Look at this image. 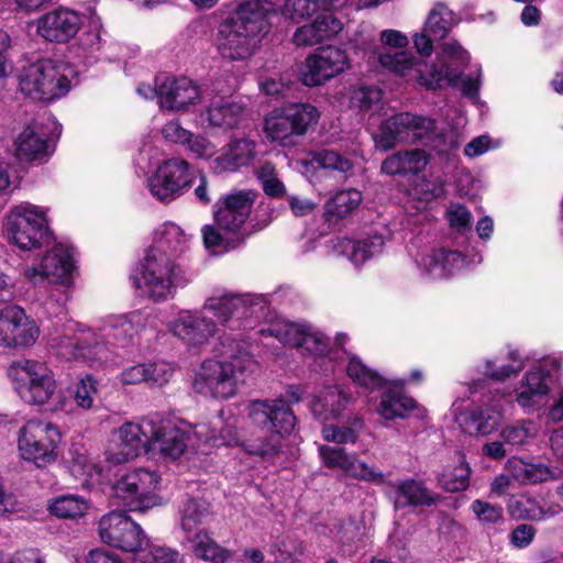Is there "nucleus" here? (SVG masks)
<instances>
[{
	"instance_id": "603ef678",
	"label": "nucleus",
	"mask_w": 563,
	"mask_h": 563,
	"mask_svg": "<svg viewBox=\"0 0 563 563\" xmlns=\"http://www.w3.org/2000/svg\"><path fill=\"white\" fill-rule=\"evenodd\" d=\"M525 360L519 352L508 354V361L494 360L485 363L484 374L496 380H504L516 375L525 368Z\"/></svg>"
},
{
	"instance_id": "c03bdc74",
	"label": "nucleus",
	"mask_w": 563,
	"mask_h": 563,
	"mask_svg": "<svg viewBox=\"0 0 563 563\" xmlns=\"http://www.w3.org/2000/svg\"><path fill=\"white\" fill-rule=\"evenodd\" d=\"M166 372L155 363L151 364H136L125 368L121 373V382L124 385H134L140 383H147L151 385H164L168 382Z\"/></svg>"
},
{
	"instance_id": "864d4df0",
	"label": "nucleus",
	"mask_w": 563,
	"mask_h": 563,
	"mask_svg": "<svg viewBox=\"0 0 563 563\" xmlns=\"http://www.w3.org/2000/svg\"><path fill=\"white\" fill-rule=\"evenodd\" d=\"M364 421L361 417L354 416L349 419L346 426H324L321 430L325 441L338 444L355 443L358 438V431L363 428Z\"/></svg>"
},
{
	"instance_id": "58836bf2",
	"label": "nucleus",
	"mask_w": 563,
	"mask_h": 563,
	"mask_svg": "<svg viewBox=\"0 0 563 563\" xmlns=\"http://www.w3.org/2000/svg\"><path fill=\"white\" fill-rule=\"evenodd\" d=\"M186 539L191 544L192 554L205 562L227 563L233 555V551L221 547L205 529Z\"/></svg>"
},
{
	"instance_id": "052dcab7",
	"label": "nucleus",
	"mask_w": 563,
	"mask_h": 563,
	"mask_svg": "<svg viewBox=\"0 0 563 563\" xmlns=\"http://www.w3.org/2000/svg\"><path fill=\"white\" fill-rule=\"evenodd\" d=\"M380 98L382 91L378 88L360 87L352 91L350 102L353 108H357L361 111H368L380 101Z\"/></svg>"
},
{
	"instance_id": "cd10ccee",
	"label": "nucleus",
	"mask_w": 563,
	"mask_h": 563,
	"mask_svg": "<svg viewBox=\"0 0 563 563\" xmlns=\"http://www.w3.org/2000/svg\"><path fill=\"white\" fill-rule=\"evenodd\" d=\"M150 417L139 423L125 422L115 432L120 451L115 453L118 463L128 462L141 454H148Z\"/></svg>"
},
{
	"instance_id": "7c9ffc66",
	"label": "nucleus",
	"mask_w": 563,
	"mask_h": 563,
	"mask_svg": "<svg viewBox=\"0 0 563 563\" xmlns=\"http://www.w3.org/2000/svg\"><path fill=\"white\" fill-rule=\"evenodd\" d=\"M260 40L249 33L220 23L217 35L218 51L224 58L245 60L254 54Z\"/></svg>"
},
{
	"instance_id": "69168bd1",
	"label": "nucleus",
	"mask_w": 563,
	"mask_h": 563,
	"mask_svg": "<svg viewBox=\"0 0 563 563\" xmlns=\"http://www.w3.org/2000/svg\"><path fill=\"white\" fill-rule=\"evenodd\" d=\"M142 563H181L179 553L167 547H152L141 559Z\"/></svg>"
},
{
	"instance_id": "0eeeda50",
	"label": "nucleus",
	"mask_w": 563,
	"mask_h": 563,
	"mask_svg": "<svg viewBox=\"0 0 563 563\" xmlns=\"http://www.w3.org/2000/svg\"><path fill=\"white\" fill-rule=\"evenodd\" d=\"M4 234L22 251L48 246L54 238L44 211L35 206H16L7 216Z\"/></svg>"
},
{
	"instance_id": "473e14b6",
	"label": "nucleus",
	"mask_w": 563,
	"mask_h": 563,
	"mask_svg": "<svg viewBox=\"0 0 563 563\" xmlns=\"http://www.w3.org/2000/svg\"><path fill=\"white\" fill-rule=\"evenodd\" d=\"M43 275L62 285H69L76 269L73 247L56 244L42 257Z\"/></svg>"
},
{
	"instance_id": "4d7b16f0",
	"label": "nucleus",
	"mask_w": 563,
	"mask_h": 563,
	"mask_svg": "<svg viewBox=\"0 0 563 563\" xmlns=\"http://www.w3.org/2000/svg\"><path fill=\"white\" fill-rule=\"evenodd\" d=\"M471 510L484 527H495L505 523V515L501 506L493 505L482 499H475L471 504Z\"/></svg>"
},
{
	"instance_id": "a878e982",
	"label": "nucleus",
	"mask_w": 563,
	"mask_h": 563,
	"mask_svg": "<svg viewBox=\"0 0 563 563\" xmlns=\"http://www.w3.org/2000/svg\"><path fill=\"white\" fill-rule=\"evenodd\" d=\"M320 454L324 465L338 467L355 479L376 485L386 483V476L382 471L358 460L355 455L346 453L343 449L322 446L320 448Z\"/></svg>"
},
{
	"instance_id": "a19ab883",
	"label": "nucleus",
	"mask_w": 563,
	"mask_h": 563,
	"mask_svg": "<svg viewBox=\"0 0 563 563\" xmlns=\"http://www.w3.org/2000/svg\"><path fill=\"white\" fill-rule=\"evenodd\" d=\"M55 346L65 349V352H59L67 360L70 358H91L98 362H107L108 350L104 343L96 342L92 345L84 346L79 344L77 338H70L67 335H60L53 338Z\"/></svg>"
},
{
	"instance_id": "412c9836",
	"label": "nucleus",
	"mask_w": 563,
	"mask_h": 563,
	"mask_svg": "<svg viewBox=\"0 0 563 563\" xmlns=\"http://www.w3.org/2000/svg\"><path fill=\"white\" fill-rule=\"evenodd\" d=\"M250 418L262 431L278 435L289 434L296 424V417L290 407L282 399L256 400L252 404Z\"/></svg>"
},
{
	"instance_id": "72a5a7b5",
	"label": "nucleus",
	"mask_w": 563,
	"mask_h": 563,
	"mask_svg": "<svg viewBox=\"0 0 563 563\" xmlns=\"http://www.w3.org/2000/svg\"><path fill=\"white\" fill-rule=\"evenodd\" d=\"M395 387L391 379H388V384L379 389L382 394L376 412L386 421L406 419L418 408L413 398L396 390Z\"/></svg>"
},
{
	"instance_id": "39448f33",
	"label": "nucleus",
	"mask_w": 563,
	"mask_h": 563,
	"mask_svg": "<svg viewBox=\"0 0 563 563\" xmlns=\"http://www.w3.org/2000/svg\"><path fill=\"white\" fill-rule=\"evenodd\" d=\"M76 74L75 66L66 60L41 58L23 67L19 86L33 99L52 101L67 95Z\"/></svg>"
},
{
	"instance_id": "7ed1b4c3",
	"label": "nucleus",
	"mask_w": 563,
	"mask_h": 563,
	"mask_svg": "<svg viewBox=\"0 0 563 563\" xmlns=\"http://www.w3.org/2000/svg\"><path fill=\"white\" fill-rule=\"evenodd\" d=\"M180 238L179 228L165 230L147 249L139 268L141 276H131L136 288H141L143 279L145 290L154 301L166 300L174 288L184 287L190 280L187 272L174 261L183 252Z\"/></svg>"
},
{
	"instance_id": "774afa93",
	"label": "nucleus",
	"mask_w": 563,
	"mask_h": 563,
	"mask_svg": "<svg viewBox=\"0 0 563 563\" xmlns=\"http://www.w3.org/2000/svg\"><path fill=\"white\" fill-rule=\"evenodd\" d=\"M319 167L347 172L352 168V163L333 151L319 150Z\"/></svg>"
},
{
	"instance_id": "f257e3e1",
	"label": "nucleus",
	"mask_w": 563,
	"mask_h": 563,
	"mask_svg": "<svg viewBox=\"0 0 563 563\" xmlns=\"http://www.w3.org/2000/svg\"><path fill=\"white\" fill-rule=\"evenodd\" d=\"M468 60V53L456 42L445 43L441 57L434 63H427L406 51L379 54L382 67L407 81H415L428 89L452 86L459 88L463 95L475 98L481 85L479 69L463 75L459 69L452 67L453 63L464 66Z\"/></svg>"
},
{
	"instance_id": "5fc2aeb1",
	"label": "nucleus",
	"mask_w": 563,
	"mask_h": 563,
	"mask_svg": "<svg viewBox=\"0 0 563 563\" xmlns=\"http://www.w3.org/2000/svg\"><path fill=\"white\" fill-rule=\"evenodd\" d=\"M88 508V501L78 495L59 496L49 505L52 515L69 519L84 516Z\"/></svg>"
},
{
	"instance_id": "bb28decb",
	"label": "nucleus",
	"mask_w": 563,
	"mask_h": 563,
	"mask_svg": "<svg viewBox=\"0 0 563 563\" xmlns=\"http://www.w3.org/2000/svg\"><path fill=\"white\" fill-rule=\"evenodd\" d=\"M273 209L267 207L264 210V213L261 214L257 211L255 216V221L251 224V230L244 233L232 234L231 238H225L221 233V229L216 224H206L201 229L203 245L206 249H219L221 247L224 252H230L236 250L245 244V242L253 236L255 233L267 228L273 218H272Z\"/></svg>"
},
{
	"instance_id": "423d86ee",
	"label": "nucleus",
	"mask_w": 563,
	"mask_h": 563,
	"mask_svg": "<svg viewBox=\"0 0 563 563\" xmlns=\"http://www.w3.org/2000/svg\"><path fill=\"white\" fill-rule=\"evenodd\" d=\"M208 309L227 328L222 334H243L247 340L246 331L253 330L264 317L265 302L261 297L250 295H223L211 297L205 303Z\"/></svg>"
},
{
	"instance_id": "f8f14e48",
	"label": "nucleus",
	"mask_w": 563,
	"mask_h": 563,
	"mask_svg": "<svg viewBox=\"0 0 563 563\" xmlns=\"http://www.w3.org/2000/svg\"><path fill=\"white\" fill-rule=\"evenodd\" d=\"M411 257L418 275L431 282L448 279L463 267L482 262L479 254L467 262L461 252L441 246L420 247Z\"/></svg>"
},
{
	"instance_id": "c85d7f7f",
	"label": "nucleus",
	"mask_w": 563,
	"mask_h": 563,
	"mask_svg": "<svg viewBox=\"0 0 563 563\" xmlns=\"http://www.w3.org/2000/svg\"><path fill=\"white\" fill-rule=\"evenodd\" d=\"M15 153L20 161L46 163L54 153V146H51L48 136L43 131V126L37 123L29 124L18 135L15 142Z\"/></svg>"
},
{
	"instance_id": "bf43d9fd",
	"label": "nucleus",
	"mask_w": 563,
	"mask_h": 563,
	"mask_svg": "<svg viewBox=\"0 0 563 563\" xmlns=\"http://www.w3.org/2000/svg\"><path fill=\"white\" fill-rule=\"evenodd\" d=\"M446 220L454 231L465 234L471 231L473 217L470 210L460 203H452L446 212Z\"/></svg>"
},
{
	"instance_id": "aec40b11",
	"label": "nucleus",
	"mask_w": 563,
	"mask_h": 563,
	"mask_svg": "<svg viewBox=\"0 0 563 563\" xmlns=\"http://www.w3.org/2000/svg\"><path fill=\"white\" fill-rule=\"evenodd\" d=\"M510 515L520 520L544 522L563 512L559 499L551 498V492L523 494L508 501Z\"/></svg>"
},
{
	"instance_id": "393cba45",
	"label": "nucleus",
	"mask_w": 563,
	"mask_h": 563,
	"mask_svg": "<svg viewBox=\"0 0 563 563\" xmlns=\"http://www.w3.org/2000/svg\"><path fill=\"white\" fill-rule=\"evenodd\" d=\"M266 4L268 2L263 0H243L222 22L260 40L261 35L269 30L267 20L269 9Z\"/></svg>"
},
{
	"instance_id": "338daca9",
	"label": "nucleus",
	"mask_w": 563,
	"mask_h": 563,
	"mask_svg": "<svg viewBox=\"0 0 563 563\" xmlns=\"http://www.w3.org/2000/svg\"><path fill=\"white\" fill-rule=\"evenodd\" d=\"M537 529L528 523L518 525L509 534V542L516 549H526L534 540Z\"/></svg>"
},
{
	"instance_id": "20e7f679",
	"label": "nucleus",
	"mask_w": 563,
	"mask_h": 563,
	"mask_svg": "<svg viewBox=\"0 0 563 563\" xmlns=\"http://www.w3.org/2000/svg\"><path fill=\"white\" fill-rule=\"evenodd\" d=\"M376 146L383 151L393 148L398 143H422L439 154L455 146L453 135L440 128L435 120L412 114L398 113L387 119L375 136Z\"/></svg>"
},
{
	"instance_id": "37998d69",
	"label": "nucleus",
	"mask_w": 563,
	"mask_h": 563,
	"mask_svg": "<svg viewBox=\"0 0 563 563\" xmlns=\"http://www.w3.org/2000/svg\"><path fill=\"white\" fill-rule=\"evenodd\" d=\"M346 374L354 384L368 393L376 391L388 384V378L383 377L367 367L358 357L351 356L346 365Z\"/></svg>"
},
{
	"instance_id": "e433bc0d",
	"label": "nucleus",
	"mask_w": 563,
	"mask_h": 563,
	"mask_svg": "<svg viewBox=\"0 0 563 563\" xmlns=\"http://www.w3.org/2000/svg\"><path fill=\"white\" fill-rule=\"evenodd\" d=\"M429 163V155L423 150L399 151L382 163V172L387 175H408L422 172Z\"/></svg>"
},
{
	"instance_id": "4be33fe9",
	"label": "nucleus",
	"mask_w": 563,
	"mask_h": 563,
	"mask_svg": "<svg viewBox=\"0 0 563 563\" xmlns=\"http://www.w3.org/2000/svg\"><path fill=\"white\" fill-rule=\"evenodd\" d=\"M148 453L159 452L172 459L179 457L187 448V432L178 428L173 421L162 419L159 416L150 417Z\"/></svg>"
},
{
	"instance_id": "8fccbe9b",
	"label": "nucleus",
	"mask_w": 563,
	"mask_h": 563,
	"mask_svg": "<svg viewBox=\"0 0 563 563\" xmlns=\"http://www.w3.org/2000/svg\"><path fill=\"white\" fill-rule=\"evenodd\" d=\"M363 201L362 192L356 189L338 191L325 203V216L328 218L344 219L355 211Z\"/></svg>"
},
{
	"instance_id": "0e129e2a",
	"label": "nucleus",
	"mask_w": 563,
	"mask_h": 563,
	"mask_svg": "<svg viewBox=\"0 0 563 563\" xmlns=\"http://www.w3.org/2000/svg\"><path fill=\"white\" fill-rule=\"evenodd\" d=\"M320 10L324 11V13L319 14V41L322 37L330 38L342 30V22L332 14L334 10H324L322 0H319V11Z\"/></svg>"
},
{
	"instance_id": "ea45409f",
	"label": "nucleus",
	"mask_w": 563,
	"mask_h": 563,
	"mask_svg": "<svg viewBox=\"0 0 563 563\" xmlns=\"http://www.w3.org/2000/svg\"><path fill=\"white\" fill-rule=\"evenodd\" d=\"M353 400V396L339 385L323 388L319 395V418L338 419Z\"/></svg>"
},
{
	"instance_id": "79ce46f5",
	"label": "nucleus",
	"mask_w": 563,
	"mask_h": 563,
	"mask_svg": "<svg viewBox=\"0 0 563 563\" xmlns=\"http://www.w3.org/2000/svg\"><path fill=\"white\" fill-rule=\"evenodd\" d=\"M244 107L234 101H213L207 108L208 121L212 126L234 129L239 125Z\"/></svg>"
},
{
	"instance_id": "09e8293b",
	"label": "nucleus",
	"mask_w": 563,
	"mask_h": 563,
	"mask_svg": "<svg viewBox=\"0 0 563 563\" xmlns=\"http://www.w3.org/2000/svg\"><path fill=\"white\" fill-rule=\"evenodd\" d=\"M346 67L347 56L344 51L331 45L319 47V82L343 73Z\"/></svg>"
},
{
	"instance_id": "6ab92c4d",
	"label": "nucleus",
	"mask_w": 563,
	"mask_h": 563,
	"mask_svg": "<svg viewBox=\"0 0 563 563\" xmlns=\"http://www.w3.org/2000/svg\"><path fill=\"white\" fill-rule=\"evenodd\" d=\"M155 93L161 108L173 111H185L189 106L200 101V87L188 77H159L155 79Z\"/></svg>"
},
{
	"instance_id": "6e6d98bb",
	"label": "nucleus",
	"mask_w": 563,
	"mask_h": 563,
	"mask_svg": "<svg viewBox=\"0 0 563 563\" xmlns=\"http://www.w3.org/2000/svg\"><path fill=\"white\" fill-rule=\"evenodd\" d=\"M471 467L462 459L452 470H445L440 477V485L451 493L465 490L470 485Z\"/></svg>"
},
{
	"instance_id": "a18cd8bd",
	"label": "nucleus",
	"mask_w": 563,
	"mask_h": 563,
	"mask_svg": "<svg viewBox=\"0 0 563 563\" xmlns=\"http://www.w3.org/2000/svg\"><path fill=\"white\" fill-rule=\"evenodd\" d=\"M253 158V144L239 140L230 145L227 153L218 156L214 163L217 169L234 172L242 166L249 165Z\"/></svg>"
},
{
	"instance_id": "a211bd4d",
	"label": "nucleus",
	"mask_w": 563,
	"mask_h": 563,
	"mask_svg": "<svg viewBox=\"0 0 563 563\" xmlns=\"http://www.w3.org/2000/svg\"><path fill=\"white\" fill-rule=\"evenodd\" d=\"M38 328L29 321L19 306H5L0 310V344L7 347H26L38 336Z\"/></svg>"
},
{
	"instance_id": "ddd939ff",
	"label": "nucleus",
	"mask_w": 563,
	"mask_h": 563,
	"mask_svg": "<svg viewBox=\"0 0 563 563\" xmlns=\"http://www.w3.org/2000/svg\"><path fill=\"white\" fill-rule=\"evenodd\" d=\"M560 368V362L548 357L529 367L514 389L515 401L526 413H533L548 404L551 374Z\"/></svg>"
},
{
	"instance_id": "2f4dec72",
	"label": "nucleus",
	"mask_w": 563,
	"mask_h": 563,
	"mask_svg": "<svg viewBox=\"0 0 563 563\" xmlns=\"http://www.w3.org/2000/svg\"><path fill=\"white\" fill-rule=\"evenodd\" d=\"M216 331V322L199 312L183 311L172 324V332L191 345L206 343Z\"/></svg>"
},
{
	"instance_id": "1a4fd4ad",
	"label": "nucleus",
	"mask_w": 563,
	"mask_h": 563,
	"mask_svg": "<svg viewBox=\"0 0 563 563\" xmlns=\"http://www.w3.org/2000/svg\"><path fill=\"white\" fill-rule=\"evenodd\" d=\"M20 398L30 405L46 404L56 391L53 372L44 364L32 360L14 362L8 368Z\"/></svg>"
},
{
	"instance_id": "680f3d73",
	"label": "nucleus",
	"mask_w": 563,
	"mask_h": 563,
	"mask_svg": "<svg viewBox=\"0 0 563 563\" xmlns=\"http://www.w3.org/2000/svg\"><path fill=\"white\" fill-rule=\"evenodd\" d=\"M96 395L97 380L91 375H86L77 383L74 395L77 406L82 409H90L93 405Z\"/></svg>"
},
{
	"instance_id": "c9c22d12",
	"label": "nucleus",
	"mask_w": 563,
	"mask_h": 563,
	"mask_svg": "<svg viewBox=\"0 0 563 563\" xmlns=\"http://www.w3.org/2000/svg\"><path fill=\"white\" fill-rule=\"evenodd\" d=\"M228 434L230 438L223 444L239 446L246 454L257 457L261 462L273 461L280 452L279 445L267 439L266 435L252 434L246 438L231 430H228Z\"/></svg>"
},
{
	"instance_id": "9d476101",
	"label": "nucleus",
	"mask_w": 563,
	"mask_h": 563,
	"mask_svg": "<svg viewBox=\"0 0 563 563\" xmlns=\"http://www.w3.org/2000/svg\"><path fill=\"white\" fill-rule=\"evenodd\" d=\"M60 440L62 434L55 424L31 419L20 429L18 445L24 460L44 467L56 460Z\"/></svg>"
},
{
	"instance_id": "4c0bfd02",
	"label": "nucleus",
	"mask_w": 563,
	"mask_h": 563,
	"mask_svg": "<svg viewBox=\"0 0 563 563\" xmlns=\"http://www.w3.org/2000/svg\"><path fill=\"white\" fill-rule=\"evenodd\" d=\"M511 478L521 485H536L555 478L553 470L543 463L511 457L505 465Z\"/></svg>"
},
{
	"instance_id": "3c124183",
	"label": "nucleus",
	"mask_w": 563,
	"mask_h": 563,
	"mask_svg": "<svg viewBox=\"0 0 563 563\" xmlns=\"http://www.w3.org/2000/svg\"><path fill=\"white\" fill-rule=\"evenodd\" d=\"M181 528L187 537L192 536L210 516L209 507L202 500L188 498L181 507Z\"/></svg>"
},
{
	"instance_id": "dca6fc26",
	"label": "nucleus",
	"mask_w": 563,
	"mask_h": 563,
	"mask_svg": "<svg viewBox=\"0 0 563 563\" xmlns=\"http://www.w3.org/2000/svg\"><path fill=\"white\" fill-rule=\"evenodd\" d=\"M256 194L252 190H239L220 197L213 206V220L225 233H244L251 225L243 229L249 220Z\"/></svg>"
},
{
	"instance_id": "f3484780",
	"label": "nucleus",
	"mask_w": 563,
	"mask_h": 563,
	"mask_svg": "<svg viewBox=\"0 0 563 563\" xmlns=\"http://www.w3.org/2000/svg\"><path fill=\"white\" fill-rule=\"evenodd\" d=\"M81 25L79 12L59 7L37 18L36 33L46 42L66 44L77 35Z\"/></svg>"
},
{
	"instance_id": "b1692460",
	"label": "nucleus",
	"mask_w": 563,
	"mask_h": 563,
	"mask_svg": "<svg viewBox=\"0 0 563 563\" xmlns=\"http://www.w3.org/2000/svg\"><path fill=\"white\" fill-rule=\"evenodd\" d=\"M456 420L464 433L472 437H489L501 424L504 409L495 397L484 406L462 412Z\"/></svg>"
},
{
	"instance_id": "49530a36",
	"label": "nucleus",
	"mask_w": 563,
	"mask_h": 563,
	"mask_svg": "<svg viewBox=\"0 0 563 563\" xmlns=\"http://www.w3.org/2000/svg\"><path fill=\"white\" fill-rule=\"evenodd\" d=\"M538 430L532 420L520 419L508 423L500 429L499 438L505 440L509 449H520L528 445L536 437Z\"/></svg>"
},
{
	"instance_id": "de8ad7c7",
	"label": "nucleus",
	"mask_w": 563,
	"mask_h": 563,
	"mask_svg": "<svg viewBox=\"0 0 563 563\" xmlns=\"http://www.w3.org/2000/svg\"><path fill=\"white\" fill-rule=\"evenodd\" d=\"M279 340L285 344L296 349H303L307 353L314 356L317 351V334L311 332L310 328L300 323H288L278 334Z\"/></svg>"
},
{
	"instance_id": "4468645a",
	"label": "nucleus",
	"mask_w": 563,
	"mask_h": 563,
	"mask_svg": "<svg viewBox=\"0 0 563 563\" xmlns=\"http://www.w3.org/2000/svg\"><path fill=\"white\" fill-rule=\"evenodd\" d=\"M317 109L309 103H290L274 109L264 119V132L271 141H284L296 134L303 135Z\"/></svg>"
},
{
	"instance_id": "f704fd0d",
	"label": "nucleus",
	"mask_w": 563,
	"mask_h": 563,
	"mask_svg": "<svg viewBox=\"0 0 563 563\" xmlns=\"http://www.w3.org/2000/svg\"><path fill=\"white\" fill-rule=\"evenodd\" d=\"M396 508L406 506H431L438 497L421 482L415 479L398 481L391 485Z\"/></svg>"
},
{
	"instance_id": "6e6552de",
	"label": "nucleus",
	"mask_w": 563,
	"mask_h": 563,
	"mask_svg": "<svg viewBox=\"0 0 563 563\" xmlns=\"http://www.w3.org/2000/svg\"><path fill=\"white\" fill-rule=\"evenodd\" d=\"M161 476L156 471L134 468L112 485L111 501L123 511H144L157 505Z\"/></svg>"
},
{
	"instance_id": "13d9d810",
	"label": "nucleus",
	"mask_w": 563,
	"mask_h": 563,
	"mask_svg": "<svg viewBox=\"0 0 563 563\" xmlns=\"http://www.w3.org/2000/svg\"><path fill=\"white\" fill-rule=\"evenodd\" d=\"M444 194V183L440 178L422 177L411 187L410 195L421 201L430 202Z\"/></svg>"
},
{
	"instance_id": "9b49d317",
	"label": "nucleus",
	"mask_w": 563,
	"mask_h": 563,
	"mask_svg": "<svg viewBox=\"0 0 563 563\" xmlns=\"http://www.w3.org/2000/svg\"><path fill=\"white\" fill-rule=\"evenodd\" d=\"M196 179L195 167L181 157L164 159L147 179L151 195L161 202L169 203L192 186Z\"/></svg>"
},
{
	"instance_id": "f03ea898",
	"label": "nucleus",
	"mask_w": 563,
	"mask_h": 563,
	"mask_svg": "<svg viewBox=\"0 0 563 563\" xmlns=\"http://www.w3.org/2000/svg\"><path fill=\"white\" fill-rule=\"evenodd\" d=\"M217 360H207L197 373L194 388L198 394L216 399H229L236 394L238 384L256 367L250 342L243 334H221L213 349Z\"/></svg>"
},
{
	"instance_id": "5701e85b",
	"label": "nucleus",
	"mask_w": 563,
	"mask_h": 563,
	"mask_svg": "<svg viewBox=\"0 0 563 563\" xmlns=\"http://www.w3.org/2000/svg\"><path fill=\"white\" fill-rule=\"evenodd\" d=\"M454 13L443 3H437L429 11L420 33L413 35V45L421 56L433 52V41L446 37L454 25Z\"/></svg>"
},
{
	"instance_id": "2eb2a0df",
	"label": "nucleus",
	"mask_w": 563,
	"mask_h": 563,
	"mask_svg": "<svg viewBox=\"0 0 563 563\" xmlns=\"http://www.w3.org/2000/svg\"><path fill=\"white\" fill-rule=\"evenodd\" d=\"M98 532L103 543L124 552L140 550L146 538L141 526L123 511L103 515L98 523Z\"/></svg>"
},
{
	"instance_id": "e2e57ef3",
	"label": "nucleus",
	"mask_w": 563,
	"mask_h": 563,
	"mask_svg": "<svg viewBox=\"0 0 563 563\" xmlns=\"http://www.w3.org/2000/svg\"><path fill=\"white\" fill-rule=\"evenodd\" d=\"M294 81L280 76L278 79L273 77L264 78L260 81V88L263 93L271 97H287L292 90Z\"/></svg>"
},
{
	"instance_id": "c756f323",
	"label": "nucleus",
	"mask_w": 563,
	"mask_h": 563,
	"mask_svg": "<svg viewBox=\"0 0 563 563\" xmlns=\"http://www.w3.org/2000/svg\"><path fill=\"white\" fill-rule=\"evenodd\" d=\"M384 239L382 235H373L363 240H351L336 236L325 242L329 252L345 256L355 266L364 264L371 257L383 251Z\"/></svg>"
}]
</instances>
